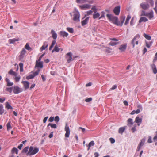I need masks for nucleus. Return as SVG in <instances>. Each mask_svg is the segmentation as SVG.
Returning <instances> with one entry per match:
<instances>
[{
  "label": "nucleus",
  "instance_id": "f8f14e48",
  "mask_svg": "<svg viewBox=\"0 0 157 157\" xmlns=\"http://www.w3.org/2000/svg\"><path fill=\"white\" fill-rule=\"evenodd\" d=\"M76 2L78 3H83L86 2H88L89 4L93 3L92 1H89L88 0H76Z\"/></svg>",
  "mask_w": 157,
  "mask_h": 157
},
{
  "label": "nucleus",
  "instance_id": "f3484780",
  "mask_svg": "<svg viewBox=\"0 0 157 157\" xmlns=\"http://www.w3.org/2000/svg\"><path fill=\"white\" fill-rule=\"evenodd\" d=\"M48 44L47 42H44V43L43 45L42 46L40 49V51L41 52L43 50L45 49V48L48 47Z\"/></svg>",
  "mask_w": 157,
  "mask_h": 157
},
{
  "label": "nucleus",
  "instance_id": "72a5a7b5",
  "mask_svg": "<svg viewBox=\"0 0 157 157\" xmlns=\"http://www.w3.org/2000/svg\"><path fill=\"white\" fill-rule=\"evenodd\" d=\"M25 49L29 51H31L32 48L29 46L28 43H26V45L25 46Z\"/></svg>",
  "mask_w": 157,
  "mask_h": 157
},
{
  "label": "nucleus",
  "instance_id": "c85d7f7f",
  "mask_svg": "<svg viewBox=\"0 0 157 157\" xmlns=\"http://www.w3.org/2000/svg\"><path fill=\"white\" fill-rule=\"evenodd\" d=\"M125 126L124 127H121L119 128V130H118V132L119 133H120L121 134H122L124 132V131L125 129Z\"/></svg>",
  "mask_w": 157,
  "mask_h": 157
},
{
  "label": "nucleus",
  "instance_id": "39448f33",
  "mask_svg": "<svg viewBox=\"0 0 157 157\" xmlns=\"http://www.w3.org/2000/svg\"><path fill=\"white\" fill-rule=\"evenodd\" d=\"M26 51L25 48H23L21 51L20 54L19 56V59L21 60L24 58L26 53Z\"/></svg>",
  "mask_w": 157,
  "mask_h": 157
},
{
  "label": "nucleus",
  "instance_id": "7ed1b4c3",
  "mask_svg": "<svg viewBox=\"0 0 157 157\" xmlns=\"http://www.w3.org/2000/svg\"><path fill=\"white\" fill-rule=\"evenodd\" d=\"M140 38V36L139 34L136 35L132 41L131 43L133 45V48L135 47V44L138 45V40Z\"/></svg>",
  "mask_w": 157,
  "mask_h": 157
},
{
  "label": "nucleus",
  "instance_id": "393cba45",
  "mask_svg": "<svg viewBox=\"0 0 157 157\" xmlns=\"http://www.w3.org/2000/svg\"><path fill=\"white\" fill-rule=\"evenodd\" d=\"M5 81L7 83V86H10L13 85V83L10 82V81L9 79L7 78H6Z\"/></svg>",
  "mask_w": 157,
  "mask_h": 157
},
{
  "label": "nucleus",
  "instance_id": "79ce46f5",
  "mask_svg": "<svg viewBox=\"0 0 157 157\" xmlns=\"http://www.w3.org/2000/svg\"><path fill=\"white\" fill-rule=\"evenodd\" d=\"M50 126L51 128H56L57 127V126L56 124H53L52 123H49L48 125V126Z\"/></svg>",
  "mask_w": 157,
  "mask_h": 157
},
{
  "label": "nucleus",
  "instance_id": "69168bd1",
  "mask_svg": "<svg viewBox=\"0 0 157 157\" xmlns=\"http://www.w3.org/2000/svg\"><path fill=\"white\" fill-rule=\"evenodd\" d=\"M6 98H0V102L3 103L5 101Z\"/></svg>",
  "mask_w": 157,
  "mask_h": 157
},
{
  "label": "nucleus",
  "instance_id": "3c124183",
  "mask_svg": "<svg viewBox=\"0 0 157 157\" xmlns=\"http://www.w3.org/2000/svg\"><path fill=\"white\" fill-rule=\"evenodd\" d=\"M146 1L151 5L153 6L154 5V2L153 0H146Z\"/></svg>",
  "mask_w": 157,
  "mask_h": 157
},
{
  "label": "nucleus",
  "instance_id": "6e6d98bb",
  "mask_svg": "<svg viewBox=\"0 0 157 157\" xmlns=\"http://www.w3.org/2000/svg\"><path fill=\"white\" fill-rule=\"evenodd\" d=\"M54 50L55 51L58 52L60 51L59 48L58 47L57 45H56L54 47Z\"/></svg>",
  "mask_w": 157,
  "mask_h": 157
},
{
  "label": "nucleus",
  "instance_id": "b1692460",
  "mask_svg": "<svg viewBox=\"0 0 157 157\" xmlns=\"http://www.w3.org/2000/svg\"><path fill=\"white\" fill-rule=\"evenodd\" d=\"M5 108L7 109H12L13 108L10 105L8 102H6L5 103Z\"/></svg>",
  "mask_w": 157,
  "mask_h": 157
},
{
  "label": "nucleus",
  "instance_id": "2eb2a0df",
  "mask_svg": "<svg viewBox=\"0 0 157 157\" xmlns=\"http://www.w3.org/2000/svg\"><path fill=\"white\" fill-rule=\"evenodd\" d=\"M127 46L126 44H122L120 46L119 49L121 52L124 51L126 49Z\"/></svg>",
  "mask_w": 157,
  "mask_h": 157
},
{
  "label": "nucleus",
  "instance_id": "c9c22d12",
  "mask_svg": "<svg viewBox=\"0 0 157 157\" xmlns=\"http://www.w3.org/2000/svg\"><path fill=\"white\" fill-rule=\"evenodd\" d=\"M3 107L2 104H0V114H2L4 113V110L3 109Z\"/></svg>",
  "mask_w": 157,
  "mask_h": 157
},
{
  "label": "nucleus",
  "instance_id": "9d476101",
  "mask_svg": "<svg viewBox=\"0 0 157 157\" xmlns=\"http://www.w3.org/2000/svg\"><path fill=\"white\" fill-rule=\"evenodd\" d=\"M80 14L77 13L74 14L73 20L74 21L78 22L79 21Z\"/></svg>",
  "mask_w": 157,
  "mask_h": 157
},
{
  "label": "nucleus",
  "instance_id": "0eeeda50",
  "mask_svg": "<svg viewBox=\"0 0 157 157\" xmlns=\"http://www.w3.org/2000/svg\"><path fill=\"white\" fill-rule=\"evenodd\" d=\"M22 91V90L18 86H16L13 87V92L15 94H18Z\"/></svg>",
  "mask_w": 157,
  "mask_h": 157
},
{
  "label": "nucleus",
  "instance_id": "e2e57ef3",
  "mask_svg": "<svg viewBox=\"0 0 157 157\" xmlns=\"http://www.w3.org/2000/svg\"><path fill=\"white\" fill-rule=\"evenodd\" d=\"M54 117H51L49 118L48 121L50 122H52L54 121Z\"/></svg>",
  "mask_w": 157,
  "mask_h": 157
},
{
  "label": "nucleus",
  "instance_id": "7c9ffc66",
  "mask_svg": "<svg viewBox=\"0 0 157 157\" xmlns=\"http://www.w3.org/2000/svg\"><path fill=\"white\" fill-rule=\"evenodd\" d=\"M19 40L18 38H13V39H10L9 40V41L10 43H13L16 41H18Z\"/></svg>",
  "mask_w": 157,
  "mask_h": 157
},
{
  "label": "nucleus",
  "instance_id": "4c0bfd02",
  "mask_svg": "<svg viewBox=\"0 0 157 157\" xmlns=\"http://www.w3.org/2000/svg\"><path fill=\"white\" fill-rule=\"evenodd\" d=\"M125 16H122L121 17V24L120 25L121 26H122V24L124 23L125 19Z\"/></svg>",
  "mask_w": 157,
  "mask_h": 157
},
{
  "label": "nucleus",
  "instance_id": "473e14b6",
  "mask_svg": "<svg viewBox=\"0 0 157 157\" xmlns=\"http://www.w3.org/2000/svg\"><path fill=\"white\" fill-rule=\"evenodd\" d=\"M18 150L16 148H13L11 150V153L13 154L14 153H15L16 154H18Z\"/></svg>",
  "mask_w": 157,
  "mask_h": 157
},
{
  "label": "nucleus",
  "instance_id": "774afa93",
  "mask_svg": "<svg viewBox=\"0 0 157 157\" xmlns=\"http://www.w3.org/2000/svg\"><path fill=\"white\" fill-rule=\"evenodd\" d=\"M48 117V116H47V117H45V118H44L43 119V122L44 123H46V121H47Z\"/></svg>",
  "mask_w": 157,
  "mask_h": 157
},
{
  "label": "nucleus",
  "instance_id": "4be33fe9",
  "mask_svg": "<svg viewBox=\"0 0 157 157\" xmlns=\"http://www.w3.org/2000/svg\"><path fill=\"white\" fill-rule=\"evenodd\" d=\"M146 16L149 19H151L154 17L153 11H151L149 13H147Z\"/></svg>",
  "mask_w": 157,
  "mask_h": 157
},
{
  "label": "nucleus",
  "instance_id": "58836bf2",
  "mask_svg": "<svg viewBox=\"0 0 157 157\" xmlns=\"http://www.w3.org/2000/svg\"><path fill=\"white\" fill-rule=\"evenodd\" d=\"M6 126L7 130H9L12 128V127L11 126L10 123V122H9L7 123L6 125Z\"/></svg>",
  "mask_w": 157,
  "mask_h": 157
},
{
  "label": "nucleus",
  "instance_id": "ddd939ff",
  "mask_svg": "<svg viewBox=\"0 0 157 157\" xmlns=\"http://www.w3.org/2000/svg\"><path fill=\"white\" fill-rule=\"evenodd\" d=\"M43 62H38V61H36V65L35 67H38L42 68L43 67Z\"/></svg>",
  "mask_w": 157,
  "mask_h": 157
},
{
  "label": "nucleus",
  "instance_id": "5fc2aeb1",
  "mask_svg": "<svg viewBox=\"0 0 157 157\" xmlns=\"http://www.w3.org/2000/svg\"><path fill=\"white\" fill-rule=\"evenodd\" d=\"M54 119L55 121L56 122H59L60 120L59 117L58 116H56L55 118Z\"/></svg>",
  "mask_w": 157,
  "mask_h": 157
},
{
  "label": "nucleus",
  "instance_id": "20e7f679",
  "mask_svg": "<svg viewBox=\"0 0 157 157\" xmlns=\"http://www.w3.org/2000/svg\"><path fill=\"white\" fill-rule=\"evenodd\" d=\"M72 54L71 52H68L67 53L66 55V58L67 60V63H70L71 62L72 60Z\"/></svg>",
  "mask_w": 157,
  "mask_h": 157
},
{
  "label": "nucleus",
  "instance_id": "c03bdc74",
  "mask_svg": "<svg viewBox=\"0 0 157 157\" xmlns=\"http://www.w3.org/2000/svg\"><path fill=\"white\" fill-rule=\"evenodd\" d=\"M152 41H150L149 43H148L147 42H146V46L147 48H150V47L151 46L152 44Z\"/></svg>",
  "mask_w": 157,
  "mask_h": 157
},
{
  "label": "nucleus",
  "instance_id": "6ab92c4d",
  "mask_svg": "<svg viewBox=\"0 0 157 157\" xmlns=\"http://www.w3.org/2000/svg\"><path fill=\"white\" fill-rule=\"evenodd\" d=\"M142 121V119L140 118L139 117H136V118L135 122L137 123V125L139 126L140 124L141 123Z\"/></svg>",
  "mask_w": 157,
  "mask_h": 157
},
{
  "label": "nucleus",
  "instance_id": "052dcab7",
  "mask_svg": "<svg viewBox=\"0 0 157 157\" xmlns=\"http://www.w3.org/2000/svg\"><path fill=\"white\" fill-rule=\"evenodd\" d=\"M109 140L112 144H113L115 142V140L113 138H109Z\"/></svg>",
  "mask_w": 157,
  "mask_h": 157
},
{
  "label": "nucleus",
  "instance_id": "a878e982",
  "mask_svg": "<svg viewBox=\"0 0 157 157\" xmlns=\"http://www.w3.org/2000/svg\"><path fill=\"white\" fill-rule=\"evenodd\" d=\"M51 34H52V37L54 39H56L57 37V34L53 30H52L51 32Z\"/></svg>",
  "mask_w": 157,
  "mask_h": 157
},
{
  "label": "nucleus",
  "instance_id": "8fccbe9b",
  "mask_svg": "<svg viewBox=\"0 0 157 157\" xmlns=\"http://www.w3.org/2000/svg\"><path fill=\"white\" fill-rule=\"evenodd\" d=\"M67 29V31L70 33H73L74 32L73 29L72 28L68 27Z\"/></svg>",
  "mask_w": 157,
  "mask_h": 157
},
{
  "label": "nucleus",
  "instance_id": "680f3d73",
  "mask_svg": "<svg viewBox=\"0 0 157 157\" xmlns=\"http://www.w3.org/2000/svg\"><path fill=\"white\" fill-rule=\"evenodd\" d=\"M147 13H146L145 12L144 10L142 11V13L141 14V16H146L147 15Z\"/></svg>",
  "mask_w": 157,
  "mask_h": 157
},
{
  "label": "nucleus",
  "instance_id": "603ef678",
  "mask_svg": "<svg viewBox=\"0 0 157 157\" xmlns=\"http://www.w3.org/2000/svg\"><path fill=\"white\" fill-rule=\"evenodd\" d=\"M34 78V76L33 75V74L30 75L29 76L26 77V78L27 79H29L33 78Z\"/></svg>",
  "mask_w": 157,
  "mask_h": 157
},
{
  "label": "nucleus",
  "instance_id": "09e8293b",
  "mask_svg": "<svg viewBox=\"0 0 157 157\" xmlns=\"http://www.w3.org/2000/svg\"><path fill=\"white\" fill-rule=\"evenodd\" d=\"M92 10H93V11L94 13H96L97 11V9L96 8V7L95 6H93L91 8Z\"/></svg>",
  "mask_w": 157,
  "mask_h": 157
},
{
  "label": "nucleus",
  "instance_id": "c756f323",
  "mask_svg": "<svg viewBox=\"0 0 157 157\" xmlns=\"http://www.w3.org/2000/svg\"><path fill=\"white\" fill-rule=\"evenodd\" d=\"M147 21L148 19L147 18L145 17H142L140 18L139 21V22L141 23L142 22H145Z\"/></svg>",
  "mask_w": 157,
  "mask_h": 157
},
{
  "label": "nucleus",
  "instance_id": "dca6fc26",
  "mask_svg": "<svg viewBox=\"0 0 157 157\" xmlns=\"http://www.w3.org/2000/svg\"><path fill=\"white\" fill-rule=\"evenodd\" d=\"M22 83L24 85V87L25 89H27L29 88V83L27 81H23Z\"/></svg>",
  "mask_w": 157,
  "mask_h": 157
},
{
  "label": "nucleus",
  "instance_id": "f257e3e1",
  "mask_svg": "<svg viewBox=\"0 0 157 157\" xmlns=\"http://www.w3.org/2000/svg\"><path fill=\"white\" fill-rule=\"evenodd\" d=\"M39 151V148L37 147H35L34 148L33 147L30 146L28 152L27 153L26 155H35Z\"/></svg>",
  "mask_w": 157,
  "mask_h": 157
},
{
  "label": "nucleus",
  "instance_id": "2f4dec72",
  "mask_svg": "<svg viewBox=\"0 0 157 157\" xmlns=\"http://www.w3.org/2000/svg\"><path fill=\"white\" fill-rule=\"evenodd\" d=\"M140 111H141V110H140V109H138L136 111H135V110L132 111L131 113L130 114L131 115H134V114H135V113L137 114L139 113L140 112Z\"/></svg>",
  "mask_w": 157,
  "mask_h": 157
},
{
  "label": "nucleus",
  "instance_id": "a18cd8bd",
  "mask_svg": "<svg viewBox=\"0 0 157 157\" xmlns=\"http://www.w3.org/2000/svg\"><path fill=\"white\" fill-rule=\"evenodd\" d=\"M93 12L91 10H89L88 11H87L86 12V13H87V14L85 15L84 17H86L87 15H89L91 14H92Z\"/></svg>",
  "mask_w": 157,
  "mask_h": 157
},
{
  "label": "nucleus",
  "instance_id": "f704fd0d",
  "mask_svg": "<svg viewBox=\"0 0 157 157\" xmlns=\"http://www.w3.org/2000/svg\"><path fill=\"white\" fill-rule=\"evenodd\" d=\"M143 36L147 39L150 40H151V37L150 36L144 33L143 35Z\"/></svg>",
  "mask_w": 157,
  "mask_h": 157
},
{
  "label": "nucleus",
  "instance_id": "de8ad7c7",
  "mask_svg": "<svg viewBox=\"0 0 157 157\" xmlns=\"http://www.w3.org/2000/svg\"><path fill=\"white\" fill-rule=\"evenodd\" d=\"M13 88V87H7L6 89V90L9 92L10 93H11L12 92V88Z\"/></svg>",
  "mask_w": 157,
  "mask_h": 157
},
{
  "label": "nucleus",
  "instance_id": "a211bd4d",
  "mask_svg": "<svg viewBox=\"0 0 157 157\" xmlns=\"http://www.w3.org/2000/svg\"><path fill=\"white\" fill-rule=\"evenodd\" d=\"M151 67L153 71V73L154 74L157 73V69L155 65L154 64H152L151 65Z\"/></svg>",
  "mask_w": 157,
  "mask_h": 157
},
{
  "label": "nucleus",
  "instance_id": "5701e85b",
  "mask_svg": "<svg viewBox=\"0 0 157 157\" xmlns=\"http://www.w3.org/2000/svg\"><path fill=\"white\" fill-rule=\"evenodd\" d=\"M94 143L93 141H92L90 142L88 145L86 144V145L88 147L87 150L89 151L90 149V147L92 146H93L94 145Z\"/></svg>",
  "mask_w": 157,
  "mask_h": 157
},
{
  "label": "nucleus",
  "instance_id": "aec40b11",
  "mask_svg": "<svg viewBox=\"0 0 157 157\" xmlns=\"http://www.w3.org/2000/svg\"><path fill=\"white\" fill-rule=\"evenodd\" d=\"M59 34L60 36H62L63 37H67L68 35V33L63 31H60Z\"/></svg>",
  "mask_w": 157,
  "mask_h": 157
},
{
  "label": "nucleus",
  "instance_id": "4d7b16f0",
  "mask_svg": "<svg viewBox=\"0 0 157 157\" xmlns=\"http://www.w3.org/2000/svg\"><path fill=\"white\" fill-rule=\"evenodd\" d=\"M156 135L153 138V140L154 142L157 141V131L156 132Z\"/></svg>",
  "mask_w": 157,
  "mask_h": 157
},
{
  "label": "nucleus",
  "instance_id": "f03ea898",
  "mask_svg": "<svg viewBox=\"0 0 157 157\" xmlns=\"http://www.w3.org/2000/svg\"><path fill=\"white\" fill-rule=\"evenodd\" d=\"M107 17L113 21L115 24L117 25H119L120 24L118 21V18L115 17L113 16L111 14H107L106 15Z\"/></svg>",
  "mask_w": 157,
  "mask_h": 157
},
{
  "label": "nucleus",
  "instance_id": "49530a36",
  "mask_svg": "<svg viewBox=\"0 0 157 157\" xmlns=\"http://www.w3.org/2000/svg\"><path fill=\"white\" fill-rule=\"evenodd\" d=\"M40 71V70L38 69V70L36 71L35 72H34L33 73V76H34V77L35 76H36L37 75H38Z\"/></svg>",
  "mask_w": 157,
  "mask_h": 157
},
{
  "label": "nucleus",
  "instance_id": "ea45409f",
  "mask_svg": "<svg viewBox=\"0 0 157 157\" xmlns=\"http://www.w3.org/2000/svg\"><path fill=\"white\" fill-rule=\"evenodd\" d=\"M131 17L130 15H128L127 16V18H126V21L125 23V25H127L128 23L129 20L131 18Z\"/></svg>",
  "mask_w": 157,
  "mask_h": 157
},
{
  "label": "nucleus",
  "instance_id": "9b49d317",
  "mask_svg": "<svg viewBox=\"0 0 157 157\" xmlns=\"http://www.w3.org/2000/svg\"><path fill=\"white\" fill-rule=\"evenodd\" d=\"M120 11V6H118L116 7L113 10V12L115 14L118 15Z\"/></svg>",
  "mask_w": 157,
  "mask_h": 157
},
{
  "label": "nucleus",
  "instance_id": "338daca9",
  "mask_svg": "<svg viewBox=\"0 0 157 157\" xmlns=\"http://www.w3.org/2000/svg\"><path fill=\"white\" fill-rule=\"evenodd\" d=\"M137 108L138 109H140L141 110H142L143 109L141 105H138L137 106Z\"/></svg>",
  "mask_w": 157,
  "mask_h": 157
},
{
  "label": "nucleus",
  "instance_id": "37998d69",
  "mask_svg": "<svg viewBox=\"0 0 157 157\" xmlns=\"http://www.w3.org/2000/svg\"><path fill=\"white\" fill-rule=\"evenodd\" d=\"M119 42H113L112 41H111L109 43V44L111 46H115L116 45L118 44H119Z\"/></svg>",
  "mask_w": 157,
  "mask_h": 157
},
{
  "label": "nucleus",
  "instance_id": "a19ab883",
  "mask_svg": "<svg viewBox=\"0 0 157 157\" xmlns=\"http://www.w3.org/2000/svg\"><path fill=\"white\" fill-rule=\"evenodd\" d=\"M29 148V147L28 146L26 147L22 150V152L25 153H27L28 151Z\"/></svg>",
  "mask_w": 157,
  "mask_h": 157
},
{
  "label": "nucleus",
  "instance_id": "13d9d810",
  "mask_svg": "<svg viewBox=\"0 0 157 157\" xmlns=\"http://www.w3.org/2000/svg\"><path fill=\"white\" fill-rule=\"evenodd\" d=\"M147 142L149 143H151L152 142V138L151 136H148V139L147 140Z\"/></svg>",
  "mask_w": 157,
  "mask_h": 157
},
{
  "label": "nucleus",
  "instance_id": "bf43d9fd",
  "mask_svg": "<svg viewBox=\"0 0 157 157\" xmlns=\"http://www.w3.org/2000/svg\"><path fill=\"white\" fill-rule=\"evenodd\" d=\"M117 86L116 85H113V87L109 89V91H111L112 90H114V89H116V88H117Z\"/></svg>",
  "mask_w": 157,
  "mask_h": 157
},
{
  "label": "nucleus",
  "instance_id": "e433bc0d",
  "mask_svg": "<svg viewBox=\"0 0 157 157\" xmlns=\"http://www.w3.org/2000/svg\"><path fill=\"white\" fill-rule=\"evenodd\" d=\"M100 16V14L98 13H96L94 14L93 17L94 19H95L98 17Z\"/></svg>",
  "mask_w": 157,
  "mask_h": 157
},
{
  "label": "nucleus",
  "instance_id": "bb28decb",
  "mask_svg": "<svg viewBox=\"0 0 157 157\" xmlns=\"http://www.w3.org/2000/svg\"><path fill=\"white\" fill-rule=\"evenodd\" d=\"M127 125L129 126H130L131 125H133V120L131 118L128 119L127 120Z\"/></svg>",
  "mask_w": 157,
  "mask_h": 157
},
{
  "label": "nucleus",
  "instance_id": "412c9836",
  "mask_svg": "<svg viewBox=\"0 0 157 157\" xmlns=\"http://www.w3.org/2000/svg\"><path fill=\"white\" fill-rule=\"evenodd\" d=\"M89 17H86L85 20L82 21L81 22V24L82 26H84L86 25L88 22L89 20Z\"/></svg>",
  "mask_w": 157,
  "mask_h": 157
},
{
  "label": "nucleus",
  "instance_id": "4468645a",
  "mask_svg": "<svg viewBox=\"0 0 157 157\" xmlns=\"http://www.w3.org/2000/svg\"><path fill=\"white\" fill-rule=\"evenodd\" d=\"M91 6L89 4H84L79 6L80 8L82 10L88 9L90 8Z\"/></svg>",
  "mask_w": 157,
  "mask_h": 157
},
{
  "label": "nucleus",
  "instance_id": "6e6552de",
  "mask_svg": "<svg viewBox=\"0 0 157 157\" xmlns=\"http://www.w3.org/2000/svg\"><path fill=\"white\" fill-rule=\"evenodd\" d=\"M65 130L66 132L65 135V137L67 138L69 137L70 134V130L69 127L67 124L66 125Z\"/></svg>",
  "mask_w": 157,
  "mask_h": 157
},
{
  "label": "nucleus",
  "instance_id": "423d86ee",
  "mask_svg": "<svg viewBox=\"0 0 157 157\" xmlns=\"http://www.w3.org/2000/svg\"><path fill=\"white\" fill-rule=\"evenodd\" d=\"M140 7L144 10H147L149 8V5L147 3L142 2L140 4Z\"/></svg>",
  "mask_w": 157,
  "mask_h": 157
},
{
  "label": "nucleus",
  "instance_id": "864d4df0",
  "mask_svg": "<svg viewBox=\"0 0 157 157\" xmlns=\"http://www.w3.org/2000/svg\"><path fill=\"white\" fill-rule=\"evenodd\" d=\"M20 78L21 77L20 76H15V77L14 78V80L16 82H17L19 81Z\"/></svg>",
  "mask_w": 157,
  "mask_h": 157
},
{
  "label": "nucleus",
  "instance_id": "1a4fd4ad",
  "mask_svg": "<svg viewBox=\"0 0 157 157\" xmlns=\"http://www.w3.org/2000/svg\"><path fill=\"white\" fill-rule=\"evenodd\" d=\"M145 141V140L144 138L141 140L140 142V143L138 145L137 148L136 150L137 151H139L140 150L141 147L144 144Z\"/></svg>",
  "mask_w": 157,
  "mask_h": 157
},
{
  "label": "nucleus",
  "instance_id": "0e129e2a",
  "mask_svg": "<svg viewBox=\"0 0 157 157\" xmlns=\"http://www.w3.org/2000/svg\"><path fill=\"white\" fill-rule=\"evenodd\" d=\"M92 98H89L86 99H85V101L86 102H89L91 101H92Z\"/></svg>",
  "mask_w": 157,
  "mask_h": 157
},
{
  "label": "nucleus",
  "instance_id": "cd10ccee",
  "mask_svg": "<svg viewBox=\"0 0 157 157\" xmlns=\"http://www.w3.org/2000/svg\"><path fill=\"white\" fill-rule=\"evenodd\" d=\"M8 74H9V75H13L14 76H16L17 75V73H16V72L13 71V70L12 69H11L10 70L9 72H8Z\"/></svg>",
  "mask_w": 157,
  "mask_h": 157
}]
</instances>
